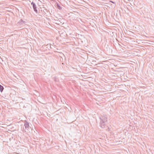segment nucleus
<instances>
[{
	"mask_svg": "<svg viewBox=\"0 0 154 154\" xmlns=\"http://www.w3.org/2000/svg\"><path fill=\"white\" fill-rule=\"evenodd\" d=\"M3 89L4 88L3 87L1 86V85H0V91L1 92L2 91Z\"/></svg>",
	"mask_w": 154,
	"mask_h": 154,
	"instance_id": "f257e3e1",
	"label": "nucleus"
},
{
	"mask_svg": "<svg viewBox=\"0 0 154 154\" xmlns=\"http://www.w3.org/2000/svg\"><path fill=\"white\" fill-rule=\"evenodd\" d=\"M57 8H58L59 9H60H60H62V8H61V7H60V6L59 5H58V4H57Z\"/></svg>",
	"mask_w": 154,
	"mask_h": 154,
	"instance_id": "f03ea898",
	"label": "nucleus"
},
{
	"mask_svg": "<svg viewBox=\"0 0 154 154\" xmlns=\"http://www.w3.org/2000/svg\"><path fill=\"white\" fill-rule=\"evenodd\" d=\"M34 10H35V7H34ZM35 10V11H36V10Z\"/></svg>",
	"mask_w": 154,
	"mask_h": 154,
	"instance_id": "7ed1b4c3",
	"label": "nucleus"
},
{
	"mask_svg": "<svg viewBox=\"0 0 154 154\" xmlns=\"http://www.w3.org/2000/svg\"><path fill=\"white\" fill-rule=\"evenodd\" d=\"M111 2H112V3H113V2H111Z\"/></svg>",
	"mask_w": 154,
	"mask_h": 154,
	"instance_id": "20e7f679",
	"label": "nucleus"
},
{
	"mask_svg": "<svg viewBox=\"0 0 154 154\" xmlns=\"http://www.w3.org/2000/svg\"><path fill=\"white\" fill-rule=\"evenodd\" d=\"M33 8H34V5H33Z\"/></svg>",
	"mask_w": 154,
	"mask_h": 154,
	"instance_id": "39448f33",
	"label": "nucleus"
}]
</instances>
